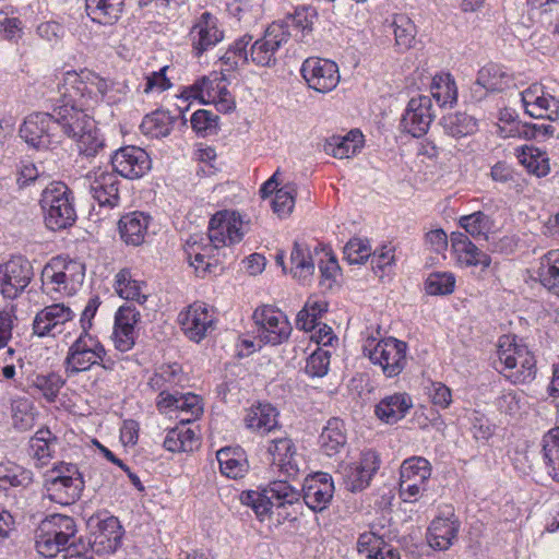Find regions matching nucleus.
<instances>
[{"label": "nucleus", "instance_id": "nucleus-1", "mask_svg": "<svg viewBox=\"0 0 559 559\" xmlns=\"http://www.w3.org/2000/svg\"><path fill=\"white\" fill-rule=\"evenodd\" d=\"M63 93L83 108H96L100 103L109 106L126 100L130 93L127 80L102 76L92 70L61 72Z\"/></svg>", "mask_w": 559, "mask_h": 559}, {"label": "nucleus", "instance_id": "nucleus-2", "mask_svg": "<svg viewBox=\"0 0 559 559\" xmlns=\"http://www.w3.org/2000/svg\"><path fill=\"white\" fill-rule=\"evenodd\" d=\"M513 341L511 336L500 337L496 369L513 384L530 383L537 371L535 357L525 345Z\"/></svg>", "mask_w": 559, "mask_h": 559}, {"label": "nucleus", "instance_id": "nucleus-3", "mask_svg": "<svg viewBox=\"0 0 559 559\" xmlns=\"http://www.w3.org/2000/svg\"><path fill=\"white\" fill-rule=\"evenodd\" d=\"M84 479L79 467L59 462L44 474L45 496L52 502L70 506L81 498Z\"/></svg>", "mask_w": 559, "mask_h": 559}, {"label": "nucleus", "instance_id": "nucleus-4", "mask_svg": "<svg viewBox=\"0 0 559 559\" xmlns=\"http://www.w3.org/2000/svg\"><path fill=\"white\" fill-rule=\"evenodd\" d=\"M107 352L97 336L90 332H81L69 346L63 361L64 372L68 377H74L88 371L95 366L110 370L112 361L106 359Z\"/></svg>", "mask_w": 559, "mask_h": 559}, {"label": "nucleus", "instance_id": "nucleus-5", "mask_svg": "<svg viewBox=\"0 0 559 559\" xmlns=\"http://www.w3.org/2000/svg\"><path fill=\"white\" fill-rule=\"evenodd\" d=\"M74 519L64 514H51L40 521L35 530V547L39 555L53 558L75 539Z\"/></svg>", "mask_w": 559, "mask_h": 559}, {"label": "nucleus", "instance_id": "nucleus-6", "mask_svg": "<svg viewBox=\"0 0 559 559\" xmlns=\"http://www.w3.org/2000/svg\"><path fill=\"white\" fill-rule=\"evenodd\" d=\"M40 206L45 224L51 230L70 227L76 219L73 193L64 182L49 183L41 193Z\"/></svg>", "mask_w": 559, "mask_h": 559}, {"label": "nucleus", "instance_id": "nucleus-7", "mask_svg": "<svg viewBox=\"0 0 559 559\" xmlns=\"http://www.w3.org/2000/svg\"><path fill=\"white\" fill-rule=\"evenodd\" d=\"M85 265L63 257L52 258L41 271L43 288L63 296H73L82 287Z\"/></svg>", "mask_w": 559, "mask_h": 559}, {"label": "nucleus", "instance_id": "nucleus-8", "mask_svg": "<svg viewBox=\"0 0 559 559\" xmlns=\"http://www.w3.org/2000/svg\"><path fill=\"white\" fill-rule=\"evenodd\" d=\"M299 499V491L283 480L272 481L263 491L248 490L240 496L241 503L250 507L261 522L271 515L273 508L293 506Z\"/></svg>", "mask_w": 559, "mask_h": 559}, {"label": "nucleus", "instance_id": "nucleus-9", "mask_svg": "<svg viewBox=\"0 0 559 559\" xmlns=\"http://www.w3.org/2000/svg\"><path fill=\"white\" fill-rule=\"evenodd\" d=\"M364 353L388 378L399 376L407 364V344L394 337L378 340L371 334L367 335Z\"/></svg>", "mask_w": 559, "mask_h": 559}, {"label": "nucleus", "instance_id": "nucleus-10", "mask_svg": "<svg viewBox=\"0 0 559 559\" xmlns=\"http://www.w3.org/2000/svg\"><path fill=\"white\" fill-rule=\"evenodd\" d=\"M57 93L59 94L57 105L53 108L60 135V144L64 138L75 141L88 127L92 128L95 120L86 112L93 108H83L63 93V82L57 76Z\"/></svg>", "mask_w": 559, "mask_h": 559}, {"label": "nucleus", "instance_id": "nucleus-11", "mask_svg": "<svg viewBox=\"0 0 559 559\" xmlns=\"http://www.w3.org/2000/svg\"><path fill=\"white\" fill-rule=\"evenodd\" d=\"M58 122L52 112H33L20 127V136L37 150H53L60 145Z\"/></svg>", "mask_w": 559, "mask_h": 559}, {"label": "nucleus", "instance_id": "nucleus-12", "mask_svg": "<svg viewBox=\"0 0 559 559\" xmlns=\"http://www.w3.org/2000/svg\"><path fill=\"white\" fill-rule=\"evenodd\" d=\"M186 99H199L204 104H214L217 110L228 112L235 108V100L227 90L223 72H211L185 90Z\"/></svg>", "mask_w": 559, "mask_h": 559}, {"label": "nucleus", "instance_id": "nucleus-13", "mask_svg": "<svg viewBox=\"0 0 559 559\" xmlns=\"http://www.w3.org/2000/svg\"><path fill=\"white\" fill-rule=\"evenodd\" d=\"M260 342L270 345H280L286 342L292 333V325L287 317L278 309L265 305L254 310L252 314Z\"/></svg>", "mask_w": 559, "mask_h": 559}, {"label": "nucleus", "instance_id": "nucleus-14", "mask_svg": "<svg viewBox=\"0 0 559 559\" xmlns=\"http://www.w3.org/2000/svg\"><path fill=\"white\" fill-rule=\"evenodd\" d=\"M33 277L32 262L23 255H12L0 263V294L13 300L24 293Z\"/></svg>", "mask_w": 559, "mask_h": 559}, {"label": "nucleus", "instance_id": "nucleus-15", "mask_svg": "<svg viewBox=\"0 0 559 559\" xmlns=\"http://www.w3.org/2000/svg\"><path fill=\"white\" fill-rule=\"evenodd\" d=\"M292 36L287 26L274 22L264 32L263 36L257 39L250 47V61L258 67H274L276 55Z\"/></svg>", "mask_w": 559, "mask_h": 559}, {"label": "nucleus", "instance_id": "nucleus-16", "mask_svg": "<svg viewBox=\"0 0 559 559\" xmlns=\"http://www.w3.org/2000/svg\"><path fill=\"white\" fill-rule=\"evenodd\" d=\"M380 467L379 455L368 450L361 452L354 462H343L338 466V473L347 490L361 491L370 485V481Z\"/></svg>", "mask_w": 559, "mask_h": 559}, {"label": "nucleus", "instance_id": "nucleus-17", "mask_svg": "<svg viewBox=\"0 0 559 559\" xmlns=\"http://www.w3.org/2000/svg\"><path fill=\"white\" fill-rule=\"evenodd\" d=\"M300 73L307 85L319 93H329L340 83L338 66L329 59L310 57L300 68Z\"/></svg>", "mask_w": 559, "mask_h": 559}, {"label": "nucleus", "instance_id": "nucleus-18", "mask_svg": "<svg viewBox=\"0 0 559 559\" xmlns=\"http://www.w3.org/2000/svg\"><path fill=\"white\" fill-rule=\"evenodd\" d=\"M243 225L239 213L229 210L218 211L209 222V239L223 246L240 242L245 235Z\"/></svg>", "mask_w": 559, "mask_h": 559}, {"label": "nucleus", "instance_id": "nucleus-19", "mask_svg": "<svg viewBox=\"0 0 559 559\" xmlns=\"http://www.w3.org/2000/svg\"><path fill=\"white\" fill-rule=\"evenodd\" d=\"M432 102L429 96L419 95L411 98L402 116L400 128L414 138L423 136L433 120Z\"/></svg>", "mask_w": 559, "mask_h": 559}, {"label": "nucleus", "instance_id": "nucleus-20", "mask_svg": "<svg viewBox=\"0 0 559 559\" xmlns=\"http://www.w3.org/2000/svg\"><path fill=\"white\" fill-rule=\"evenodd\" d=\"M525 112L536 119H559V99L545 91L542 84L534 83L520 93Z\"/></svg>", "mask_w": 559, "mask_h": 559}, {"label": "nucleus", "instance_id": "nucleus-21", "mask_svg": "<svg viewBox=\"0 0 559 559\" xmlns=\"http://www.w3.org/2000/svg\"><path fill=\"white\" fill-rule=\"evenodd\" d=\"M460 526L454 509L449 506L445 507L428 527L426 538L429 546L437 550L449 549L457 538Z\"/></svg>", "mask_w": 559, "mask_h": 559}, {"label": "nucleus", "instance_id": "nucleus-22", "mask_svg": "<svg viewBox=\"0 0 559 559\" xmlns=\"http://www.w3.org/2000/svg\"><path fill=\"white\" fill-rule=\"evenodd\" d=\"M224 247L216 245L206 238L194 235L186 243V253L191 266L200 276L212 273L213 269L217 267L219 263L218 250Z\"/></svg>", "mask_w": 559, "mask_h": 559}, {"label": "nucleus", "instance_id": "nucleus-23", "mask_svg": "<svg viewBox=\"0 0 559 559\" xmlns=\"http://www.w3.org/2000/svg\"><path fill=\"white\" fill-rule=\"evenodd\" d=\"M115 174L128 179H138L144 176L152 166L148 154L139 146H124L115 152L111 157Z\"/></svg>", "mask_w": 559, "mask_h": 559}, {"label": "nucleus", "instance_id": "nucleus-24", "mask_svg": "<svg viewBox=\"0 0 559 559\" xmlns=\"http://www.w3.org/2000/svg\"><path fill=\"white\" fill-rule=\"evenodd\" d=\"M189 36L194 55L200 57L224 39V31L219 27L216 16L203 12L194 21Z\"/></svg>", "mask_w": 559, "mask_h": 559}, {"label": "nucleus", "instance_id": "nucleus-25", "mask_svg": "<svg viewBox=\"0 0 559 559\" xmlns=\"http://www.w3.org/2000/svg\"><path fill=\"white\" fill-rule=\"evenodd\" d=\"M85 185L88 187L92 198L100 206L112 209L118 205L120 200L119 179L114 171L102 168L92 170L85 177Z\"/></svg>", "mask_w": 559, "mask_h": 559}, {"label": "nucleus", "instance_id": "nucleus-26", "mask_svg": "<svg viewBox=\"0 0 559 559\" xmlns=\"http://www.w3.org/2000/svg\"><path fill=\"white\" fill-rule=\"evenodd\" d=\"M141 314L135 307L123 305L119 307L115 316L114 343L115 347L124 353L133 348L138 336L136 325Z\"/></svg>", "mask_w": 559, "mask_h": 559}, {"label": "nucleus", "instance_id": "nucleus-27", "mask_svg": "<svg viewBox=\"0 0 559 559\" xmlns=\"http://www.w3.org/2000/svg\"><path fill=\"white\" fill-rule=\"evenodd\" d=\"M334 484L332 477L325 473H317L305 479L302 499L306 506L314 512L325 510L332 501Z\"/></svg>", "mask_w": 559, "mask_h": 559}, {"label": "nucleus", "instance_id": "nucleus-28", "mask_svg": "<svg viewBox=\"0 0 559 559\" xmlns=\"http://www.w3.org/2000/svg\"><path fill=\"white\" fill-rule=\"evenodd\" d=\"M74 318V312L63 304L45 307L35 316L33 331L36 335L56 336L62 332V326Z\"/></svg>", "mask_w": 559, "mask_h": 559}, {"label": "nucleus", "instance_id": "nucleus-29", "mask_svg": "<svg viewBox=\"0 0 559 559\" xmlns=\"http://www.w3.org/2000/svg\"><path fill=\"white\" fill-rule=\"evenodd\" d=\"M178 319L186 336L194 342H200L214 329L213 314L204 304L190 305L186 311L179 313Z\"/></svg>", "mask_w": 559, "mask_h": 559}, {"label": "nucleus", "instance_id": "nucleus-30", "mask_svg": "<svg viewBox=\"0 0 559 559\" xmlns=\"http://www.w3.org/2000/svg\"><path fill=\"white\" fill-rule=\"evenodd\" d=\"M357 551L365 559H401L399 549L392 546L385 533H381L376 526L359 535Z\"/></svg>", "mask_w": 559, "mask_h": 559}, {"label": "nucleus", "instance_id": "nucleus-31", "mask_svg": "<svg viewBox=\"0 0 559 559\" xmlns=\"http://www.w3.org/2000/svg\"><path fill=\"white\" fill-rule=\"evenodd\" d=\"M451 247L461 266H480L481 270H485L491 264L490 255L480 250L468 236L463 233H452Z\"/></svg>", "mask_w": 559, "mask_h": 559}, {"label": "nucleus", "instance_id": "nucleus-32", "mask_svg": "<svg viewBox=\"0 0 559 559\" xmlns=\"http://www.w3.org/2000/svg\"><path fill=\"white\" fill-rule=\"evenodd\" d=\"M413 407V400L405 392H395L380 400L376 405V416L385 424L393 425L403 419Z\"/></svg>", "mask_w": 559, "mask_h": 559}, {"label": "nucleus", "instance_id": "nucleus-33", "mask_svg": "<svg viewBox=\"0 0 559 559\" xmlns=\"http://www.w3.org/2000/svg\"><path fill=\"white\" fill-rule=\"evenodd\" d=\"M278 412L270 403H258L246 411L243 423L247 429L261 436L278 426Z\"/></svg>", "mask_w": 559, "mask_h": 559}, {"label": "nucleus", "instance_id": "nucleus-34", "mask_svg": "<svg viewBox=\"0 0 559 559\" xmlns=\"http://www.w3.org/2000/svg\"><path fill=\"white\" fill-rule=\"evenodd\" d=\"M151 216L144 212H131L123 215L118 223V229L123 242L129 246H140L144 242Z\"/></svg>", "mask_w": 559, "mask_h": 559}, {"label": "nucleus", "instance_id": "nucleus-35", "mask_svg": "<svg viewBox=\"0 0 559 559\" xmlns=\"http://www.w3.org/2000/svg\"><path fill=\"white\" fill-rule=\"evenodd\" d=\"M93 545L98 546L97 551L114 552L121 543L122 527L115 516L99 520L92 533Z\"/></svg>", "mask_w": 559, "mask_h": 559}, {"label": "nucleus", "instance_id": "nucleus-36", "mask_svg": "<svg viewBox=\"0 0 559 559\" xmlns=\"http://www.w3.org/2000/svg\"><path fill=\"white\" fill-rule=\"evenodd\" d=\"M318 257L312 253L306 243L295 241L290 253V273L299 282L310 281L314 274Z\"/></svg>", "mask_w": 559, "mask_h": 559}, {"label": "nucleus", "instance_id": "nucleus-37", "mask_svg": "<svg viewBox=\"0 0 559 559\" xmlns=\"http://www.w3.org/2000/svg\"><path fill=\"white\" fill-rule=\"evenodd\" d=\"M535 274L548 292L559 296V250H550L540 257Z\"/></svg>", "mask_w": 559, "mask_h": 559}, {"label": "nucleus", "instance_id": "nucleus-38", "mask_svg": "<svg viewBox=\"0 0 559 559\" xmlns=\"http://www.w3.org/2000/svg\"><path fill=\"white\" fill-rule=\"evenodd\" d=\"M512 74L502 66L488 63L477 74L475 87L485 88L488 92H501L510 86Z\"/></svg>", "mask_w": 559, "mask_h": 559}, {"label": "nucleus", "instance_id": "nucleus-39", "mask_svg": "<svg viewBox=\"0 0 559 559\" xmlns=\"http://www.w3.org/2000/svg\"><path fill=\"white\" fill-rule=\"evenodd\" d=\"M216 459L223 475L237 479L246 475L249 464L240 448H223L217 451Z\"/></svg>", "mask_w": 559, "mask_h": 559}, {"label": "nucleus", "instance_id": "nucleus-40", "mask_svg": "<svg viewBox=\"0 0 559 559\" xmlns=\"http://www.w3.org/2000/svg\"><path fill=\"white\" fill-rule=\"evenodd\" d=\"M124 0H85V9L92 21L112 25L122 13Z\"/></svg>", "mask_w": 559, "mask_h": 559}, {"label": "nucleus", "instance_id": "nucleus-41", "mask_svg": "<svg viewBox=\"0 0 559 559\" xmlns=\"http://www.w3.org/2000/svg\"><path fill=\"white\" fill-rule=\"evenodd\" d=\"M273 465L281 471L292 474L298 471L295 462L296 449L293 441L287 437L275 438L267 449Z\"/></svg>", "mask_w": 559, "mask_h": 559}, {"label": "nucleus", "instance_id": "nucleus-42", "mask_svg": "<svg viewBox=\"0 0 559 559\" xmlns=\"http://www.w3.org/2000/svg\"><path fill=\"white\" fill-rule=\"evenodd\" d=\"M199 447V437L193 428L187 423L167 431L164 440V448L170 452H191Z\"/></svg>", "mask_w": 559, "mask_h": 559}, {"label": "nucleus", "instance_id": "nucleus-43", "mask_svg": "<svg viewBox=\"0 0 559 559\" xmlns=\"http://www.w3.org/2000/svg\"><path fill=\"white\" fill-rule=\"evenodd\" d=\"M58 439L48 429H39L29 440V455L35 460L37 467L49 463L55 453Z\"/></svg>", "mask_w": 559, "mask_h": 559}, {"label": "nucleus", "instance_id": "nucleus-44", "mask_svg": "<svg viewBox=\"0 0 559 559\" xmlns=\"http://www.w3.org/2000/svg\"><path fill=\"white\" fill-rule=\"evenodd\" d=\"M28 386L47 402L56 401L66 380L58 372L33 373L27 378Z\"/></svg>", "mask_w": 559, "mask_h": 559}, {"label": "nucleus", "instance_id": "nucleus-45", "mask_svg": "<svg viewBox=\"0 0 559 559\" xmlns=\"http://www.w3.org/2000/svg\"><path fill=\"white\" fill-rule=\"evenodd\" d=\"M346 442L344 421L338 418L330 419L320 436L323 452L329 456L337 454L346 445Z\"/></svg>", "mask_w": 559, "mask_h": 559}, {"label": "nucleus", "instance_id": "nucleus-46", "mask_svg": "<svg viewBox=\"0 0 559 559\" xmlns=\"http://www.w3.org/2000/svg\"><path fill=\"white\" fill-rule=\"evenodd\" d=\"M144 288L145 284L134 280L129 270L123 269L116 274L115 290L121 298L143 305L147 299Z\"/></svg>", "mask_w": 559, "mask_h": 559}, {"label": "nucleus", "instance_id": "nucleus-47", "mask_svg": "<svg viewBox=\"0 0 559 559\" xmlns=\"http://www.w3.org/2000/svg\"><path fill=\"white\" fill-rule=\"evenodd\" d=\"M431 95L440 107L453 106L457 102V87L450 73H439L432 79Z\"/></svg>", "mask_w": 559, "mask_h": 559}, {"label": "nucleus", "instance_id": "nucleus-48", "mask_svg": "<svg viewBox=\"0 0 559 559\" xmlns=\"http://www.w3.org/2000/svg\"><path fill=\"white\" fill-rule=\"evenodd\" d=\"M543 460L547 474L559 483V428L550 429L543 437Z\"/></svg>", "mask_w": 559, "mask_h": 559}, {"label": "nucleus", "instance_id": "nucleus-49", "mask_svg": "<svg viewBox=\"0 0 559 559\" xmlns=\"http://www.w3.org/2000/svg\"><path fill=\"white\" fill-rule=\"evenodd\" d=\"M519 162L527 169L528 173L536 177H545L550 171L548 155L534 146H524L518 154Z\"/></svg>", "mask_w": 559, "mask_h": 559}, {"label": "nucleus", "instance_id": "nucleus-50", "mask_svg": "<svg viewBox=\"0 0 559 559\" xmlns=\"http://www.w3.org/2000/svg\"><path fill=\"white\" fill-rule=\"evenodd\" d=\"M431 476V465L421 456L405 460L400 469V480L427 485Z\"/></svg>", "mask_w": 559, "mask_h": 559}, {"label": "nucleus", "instance_id": "nucleus-51", "mask_svg": "<svg viewBox=\"0 0 559 559\" xmlns=\"http://www.w3.org/2000/svg\"><path fill=\"white\" fill-rule=\"evenodd\" d=\"M441 123L444 132L453 138L471 135L478 129L477 120L466 112L450 114L442 118Z\"/></svg>", "mask_w": 559, "mask_h": 559}, {"label": "nucleus", "instance_id": "nucleus-52", "mask_svg": "<svg viewBox=\"0 0 559 559\" xmlns=\"http://www.w3.org/2000/svg\"><path fill=\"white\" fill-rule=\"evenodd\" d=\"M362 143V134L358 130L349 131L345 136H333L326 150L336 158H349L355 155Z\"/></svg>", "mask_w": 559, "mask_h": 559}, {"label": "nucleus", "instance_id": "nucleus-53", "mask_svg": "<svg viewBox=\"0 0 559 559\" xmlns=\"http://www.w3.org/2000/svg\"><path fill=\"white\" fill-rule=\"evenodd\" d=\"M252 36L245 35L234 41L233 45L225 51L221 57L222 66L224 71H233L239 66H243L250 60V50L248 46L251 44Z\"/></svg>", "mask_w": 559, "mask_h": 559}, {"label": "nucleus", "instance_id": "nucleus-54", "mask_svg": "<svg viewBox=\"0 0 559 559\" xmlns=\"http://www.w3.org/2000/svg\"><path fill=\"white\" fill-rule=\"evenodd\" d=\"M393 28L395 45L401 50H407L413 47L417 34L414 22L406 14H394L391 22Z\"/></svg>", "mask_w": 559, "mask_h": 559}, {"label": "nucleus", "instance_id": "nucleus-55", "mask_svg": "<svg viewBox=\"0 0 559 559\" xmlns=\"http://www.w3.org/2000/svg\"><path fill=\"white\" fill-rule=\"evenodd\" d=\"M173 127L174 118L169 112L163 110L147 115L141 123L142 132L156 139L167 136L171 132Z\"/></svg>", "mask_w": 559, "mask_h": 559}, {"label": "nucleus", "instance_id": "nucleus-56", "mask_svg": "<svg viewBox=\"0 0 559 559\" xmlns=\"http://www.w3.org/2000/svg\"><path fill=\"white\" fill-rule=\"evenodd\" d=\"M181 379V370L177 364L164 365L150 379L148 385L158 392L173 391Z\"/></svg>", "mask_w": 559, "mask_h": 559}, {"label": "nucleus", "instance_id": "nucleus-57", "mask_svg": "<svg viewBox=\"0 0 559 559\" xmlns=\"http://www.w3.org/2000/svg\"><path fill=\"white\" fill-rule=\"evenodd\" d=\"M459 223L475 239L480 237L488 239V234L493 228V221L480 211L460 217Z\"/></svg>", "mask_w": 559, "mask_h": 559}, {"label": "nucleus", "instance_id": "nucleus-58", "mask_svg": "<svg viewBox=\"0 0 559 559\" xmlns=\"http://www.w3.org/2000/svg\"><path fill=\"white\" fill-rule=\"evenodd\" d=\"M317 12L312 8H302L296 10L295 14L289 19V24L286 23L287 28L293 27L296 31V38L300 41L308 43L312 33ZM285 25V23H283Z\"/></svg>", "mask_w": 559, "mask_h": 559}, {"label": "nucleus", "instance_id": "nucleus-59", "mask_svg": "<svg viewBox=\"0 0 559 559\" xmlns=\"http://www.w3.org/2000/svg\"><path fill=\"white\" fill-rule=\"evenodd\" d=\"M218 119V116L211 110L198 109L192 114L190 123L199 136L206 138L217 133Z\"/></svg>", "mask_w": 559, "mask_h": 559}, {"label": "nucleus", "instance_id": "nucleus-60", "mask_svg": "<svg viewBox=\"0 0 559 559\" xmlns=\"http://www.w3.org/2000/svg\"><path fill=\"white\" fill-rule=\"evenodd\" d=\"M228 13L246 25L255 23L262 15L259 3H251L250 0H234L227 4Z\"/></svg>", "mask_w": 559, "mask_h": 559}, {"label": "nucleus", "instance_id": "nucleus-61", "mask_svg": "<svg viewBox=\"0 0 559 559\" xmlns=\"http://www.w3.org/2000/svg\"><path fill=\"white\" fill-rule=\"evenodd\" d=\"M80 154L86 157L96 156L105 146L95 122L92 128H87L75 141Z\"/></svg>", "mask_w": 559, "mask_h": 559}, {"label": "nucleus", "instance_id": "nucleus-62", "mask_svg": "<svg viewBox=\"0 0 559 559\" xmlns=\"http://www.w3.org/2000/svg\"><path fill=\"white\" fill-rule=\"evenodd\" d=\"M295 183H286L283 188L276 190L272 201V209L280 217L287 216L295 206Z\"/></svg>", "mask_w": 559, "mask_h": 559}, {"label": "nucleus", "instance_id": "nucleus-63", "mask_svg": "<svg viewBox=\"0 0 559 559\" xmlns=\"http://www.w3.org/2000/svg\"><path fill=\"white\" fill-rule=\"evenodd\" d=\"M425 286L429 295H448L454 290L455 276L448 272H435L428 276Z\"/></svg>", "mask_w": 559, "mask_h": 559}, {"label": "nucleus", "instance_id": "nucleus-64", "mask_svg": "<svg viewBox=\"0 0 559 559\" xmlns=\"http://www.w3.org/2000/svg\"><path fill=\"white\" fill-rule=\"evenodd\" d=\"M344 255L349 264H361L371 255V246L366 239L353 238L344 247Z\"/></svg>", "mask_w": 559, "mask_h": 559}]
</instances>
